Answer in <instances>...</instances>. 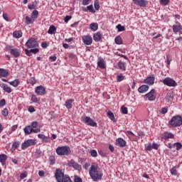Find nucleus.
<instances>
[{"label":"nucleus","instance_id":"0e129e2a","mask_svg":"<svg viewBox=\"0 0 182 182\" xmlns=\"http://www.w3.org/2000/svg\"><path fill=\"white\" fill-rule=\"evenodd\" d=\"M38 136L39 139H42L43 140H45V139H48V137L45 136V135L42 134H39Z\"/></svg>","mask_w":182,"mask_h":182},{"label":"nucleus","instance_id":"09e8293b","mask_svg":"<svg viewBox=\"0 0 182 182\" xmlns=\"http://www.w3.org/2000/svg\"><path fill=\"white\" fill-rule=\"evenodd\" d=\"M1 114L3 116L6 117L9 114L8 109H6V108L4 109V110L1 111Z\"/></svg>","mask_w":182,"mask_h":182},{"label":"nucleus","instance_id":"f704fd0d","mask_svg":"<svg viewBox=\"0 0 182 182\" xmlns=\"http://www.w3.org/2000/svg\"><path fill=\"white\" fill-rule=\"evenodd\" d=\"M118 67L121 70H126V64L124 62L119 61L118 63Z\"/></svg>","mask_w":182,"mask_h":182},{"label":"nucleus","instance_id":"338daca9","mask_svg":"<svg viewBox=\"0 0 182 182\" xmlns=\"http://www.w3.org/2000/svg\"><path fill=\"white\" fill-rule=\"evenodd\" d=\"M63 182H72V180L69 177H64Z\"/></svg>","mask_w":182,"mask_h":182},{"label":"nucleus","instance_id":"dca6fc26","mask_svg":"<svg viewBox=\"0 0 182 182\" xmlns=\"http://www.w3.org/2000/svg\"><path fill=\"white\" fill-rule=\"evenodd\" d=\"M97 66L100 68V69H106V61L100 57L97 60Z\"/></svg>","mask_w":182,"mask_h":182},{"label":"nucleus","instance_id":"423d86ee","mask_svg":"<svg viewBox=\"0 0 182 182\" xmlns=\"http://www.w3.org/2000/svg\"><path fill=\"white\" fill-rule=\"evenodd\" d=\"M6 50H9L11 55H12L15 58H19V56H21V53L19 52V50H18V48H13L11 46H7L6 47Z\"/></svg>","mask_w":182,"mask_h":182},{"label":"nucleus","instance_id":"e433bc0d","mask_svg":"<svg viewBox=\"0 0 182 182\" xmlns=\"http://www.w3.org/2000/svg\"><path fill=\"white\" fill-rule=\"evenodd\" d=\"M38 15H39V11H38L37 10H34L31 14V18H33V19L35 20L38 18Z\"/></svg>","mask_w":182,"mask_h":182},{"label":"nucleus","instance_id":"f03ea898","mask_svg":"<svg viewBox=\"0 0 182 182\" xmlns=\"http://www.w3.org/2000/svg\"><path fill=\"white\" fill-rule=\"evenodd\" d=\"M169 127H180L182 125V118L180 115L174 116L169 122Z\"/></svg>","mask_w":182,"mask_h":182},{"label":"nucleus","instance_id":"aec40b11","mask_svg":"<svg viewBox=\"0 0 182 182\" xmlns=\"http://www.w3.org/2000/svg\"><path fill=\"white\" fill-rule=\"evenodd\" d=\"M174 99V94L173 92H168L165 97V100L167 103H169L170 101Z\"/></svg>","mask_w":182,"mask_h":182},{"label":"nucleus","instance_id":"5701e85b","mask_svg":"<svg viewBox=\"0 0 182 182\" xmlns=\"http://www.w3.org/2000/svg\"><path fill=\"white\" fill-rule=\"evenodd\" d=\"M93 39L95 42H100V41H102V33H100V32H97L94 34Z\"/></svg>","mask_w":182,"mask_h":182},{"label":"nucleus","instance_id":"13d9d810","mask_svg":"<svg viewBox=\"0 0 182 182\" xmlns=\"http://www.w3.org/2000/svg\"><path fill=\"white\" fill-rule=\"evenodd\" d=\"M168 111V109L166 107H164L161 109V114H166V113H167V112Z\"/></svg>","mask_w":182,"mask_h":182},{"label":"nucleus","instance_id":"4468645a","mask_svg":"<svg viewBox=\"0 0 182 182\" xmlns=\"http://www.w3.org/2000/svg\"><path fill=\"white\" fill-rule=\"evenodd\" d=\"M35 92L37 95H39L40 96H42L43 95H45L46 93V90H45V87H43V86L40 85L38 86L36 90H35Z\"/></svg>","mask_w":182,"mask_h":182},{"label":"nucleus","instance_id":"9d476101","mask_svg":"<svg viewBox=\"0 0 182 182\" xmlns=\"http://www.w3.org/2000/svg\"><path fill=\"white\" fill-rule=\"evenodd\" d=\"M55 178L58 182H63L65 174L60 169L55 170Z\"/></svg>","mask_w":182,"mask_h":182},{"label":"nucleus","instance_id":"473e14b6","mask_svg":"<svg viewBox=\"0 0 182 182\" xmlns=\"http://www.w3.org/2000/svg\"><path fill=\"white\" fill-rule=\"evenodd\" d=\"M54 32H56V27H55V26H50L48 31V33H49V35H53Z\"/></svg>","mask_w":182,"mask_h":182},{"label":"nucleus","instance_id":"0eeeda50","mask_svg":"<svg viewBox=\"0 0 182 182\" xmlns=\"http://www.w3.org/2000/svg\"><path fill=\"white\" fill-rule=\"evenodd\" d=\"M26 45L28 49H33V48H38V46H39L38 41H36L35 38L28 39Z\"/></svg>","mask_w":182,"mask_h":182},{"label":"nucleus","instance_id":"864d4df0","mask_svg":"<svg viewBox=\"0 0 182 182\" xmlns=\"http://www.w3.org/2000/svg\"><path fill=\"white\" fill-rule=\"evenodd\" d=\"M18 147H19V142L15 141V142L12 144V149H18Z\"/></svg>","mask_w":182,"mask_h":182},{"label":"nucleus","instance_id":"37998d69","mask_svg":"<svg viewBox=\"0 0 182 182\" xmlns=\"http://www.w3.org/2000/svg\"><path fill=\"white\" fill-rule=\"evenodd\" d=\"M117 82H122V80H124V76L123 75L120 74L117 76Z\"/></svg>","mask_w":182,"mask_h":182},{"label":"nucleus","instance_id":"de8ad7c7","mask_svg":"<svg viewBox=\"0 0 182 182\" xmlns=\"http://www.w3.org/2000/svg\"><path fill=\"white\" fill-rule=\"evenodd\" d=\"M55 156H50V164H51V166H53V164H55Z\"/></svg>","mask_w":182,"mask_h":182},{"label":"nucleus","instance_id":"5fc2aeb1","mask_svg":"<svg viewBox=\"0 0 182 182\" xmlns=\"http://www.w3.org/2000/svg\"><path fill=\"white\" fill-rule=\"evenodd\" d=\"M160 2L161 5H168L170 0H161Z\"/></svg>","mask_w":182,"mask_h":182},{"label":"nucleus","instance_id":"8fccbe9b","mask_svg":"<svg viewBox=\"0 0 182 182\" xmlns=\"http://www.w3.org/2000/svg\"><path fill=\"white\" fill-rule=\"evenodd\" d=\"M74 182H83V181H82L80 177H79L77 176H74Z\"/></svg>","mask_w":182,"mask_h":182},{"label":"nucleus","instance_id":"c9c22d12","mask_svg":"<svg viewBox=\"0 0 182 182\" xmlns=\"http://www.w3.org/2000/svg\"><path fill=\"white\" fill-rule=\"evenodd\" d=\"M114 41H115V43L117 45H122L123 43V41L122 40V37H120L119 36L115 38Z\"/></svg>","mask_w":182,"mask_h":182},{"label":"nucleus","instance_id":"58836bf2","mask_svg":"<svg viewBox=\"0 0 182 182\" xmlns=\"http://www.w3.org/2000/svg\"><path fill=\"white\" fill-rule=\"evenodd\" d=\"M174 146H175V147H176L177 151L181 150V149H182V144L180 142L174 143Z\"/></svg>","mask_w":182,"mask_h":182},{"label":"nucleus","instance_id":"c03bdc74","mask_svg":"<svg viewBox=\"0 0 182 182\" xmlns=\"http://www.w3.org/2000/svg\"><path fill=\"white\" fill-rule=\"evenodd\" d=\"M94 6H95L96 11H99V9H100V5L99 4L98 1H95Z\"/></svg>","mask_w":182,"mask_h":182},{"label":"nucleus","instance_id":"79ce46f5","mask_svg":"<svg viewBox=\"0 0 182 182\" xmlns=\"http://www.w3.org/2000/svg\"><path fill=\"white\" fill-rule=\"evenodd\" d=\"M121 110L123 114H127L129 113V111L127 110V107L122 106L121 107Z\"/></svg>","mask_w":182,"mask_h":182},{"label":"nucleus","instance_id":"ea45409f","mask_svg":"<svg viewBox=\"0 0 182 182\" xmlns=\"http://www.w3.org/2000/svg\"><path fill=\"white\" fill-rule=\"evenodd\" d=\"M31 100L33 103H39V100L36 97V95H32L31 96Z\"/></svg>","mask_w":182,"mask_h":182},{"label":"nucleus","instance_id":"4c0bfd02","mask_svg":"<svg viewBox=\"0 0 182 182\" xmlns=\"http://www.w3.org/2000/svg\"><path fill=\"white\" fill-rule=\"evenodd\" d=\"M3 90L4 92H6V93H11L12 92V88L9 87L8 85H4L3 87Z\"/></svg>","mask_w":182,"mask_h":182},{"label":"nucleus","instance_id":"393cba45","mask_svg":"<svg viewBox=\"0 0 182 182\" xmlns=\"http://www.w3.org/2000/svg\"><path fill=\"white\" fill-rule=\"evenodd\" d=\"M8 75H9L8 70L4 68H0V77H6Z\"/></svg>","mask_w":182,"mask_h":182},{"label":"nucleus","instance_id":"a878e982","mask_svg":"<svg viewBox=\"0 0 182 182\" xmlns=\"http://www.w3.org/2000/svg\"><path fill=\"white\" fill-rule=\"evenodd\" d=\"M90 28L91 31H93V32H96L97 29H99V24L97 23H92L90 24Z\"/></svg>","mask_w":182,"mask_h":182},{"label":"nucleus","instance_id":"a211bd4d","mask_svg":"<svg viewBox=\"0 0 182 182\" xmlns=\"http://www.w3.org/2000/svg\"><path fill=\"white\" fill-rule=\"evenodd\" d=\"M172 28H173V33H177V32H180V33L182 32V26H181V24H180V23L173 25V26H172Z\"/></svg>","mask_w":182,"mask_h":182},{"label":"nucleus","instance_id":"2f4dec72","mask_svg":"<svg viewBox=\"0 0 182 182\" xmlns=\"http://www.w3.org/2000/svg\"><path fill=\"white\" fill-rule=\"evenodd\" d=\"M13 36L16 39H18L19 38H22V31H14L13 33Z\"/></svg>","mask_w":182,"mask_h":182},{"label":"nucleus","instance_id":"2eb2a0df","mask_svg":"<svg viewBox=\"0 0 182 182\" xmlns=\"http://www.w3.org/2000/svg\"><path fill=\"white\" fill-rule=\"evenodd\" d=\"M115 144L119 147H126V141L122 138L117 139Z\"/></svg>","mask_w":182,"mask_h":182},{"label":"nucleus","instance_id":"bb28decb","mask_svg":"<svg viewBox=\"0 0 182 182\" xmlns=\"http://www.w3.org/2000/svg\"><path fill=\"white\" fill-rule=\"evenodd\" d=\"M82 11H85V12H87L89 11L90 12H92V14H95L96 11H95V9H93V5H90L86 8H82Z\"/></svg>","mask_w":182,"mask_h":182},{"label":"nucleus","instance_id":"9b49d317","mask_svg":"<svg viewBox=\"0 0 182 182\" xmlns=\"http://www.w3.org/2000/svg\"><path fill=\"white\" fill-rule=\"evenodd\" d=\"M154 93H156V90L154 89H152L149 92L145 95L146 97L148 98V100H149V102H154V100H156Z\"/></svg>","mask_w":182,"mask_h":182},{"label":"nucleus","instance_id":"49530a36","mask_svg":"<svg viewBox=\"0 0 182 182\" xmlns=\"http://www.w3.org/2000/svg\"><path fill=\"white\" fill-rule=\"evenodd\" d=\"M90 154L92 157H97V151H96V150H91Z\"/></svg>","mask_w":182,"mask_h":182},{"label":"nucleus","instance_id":"7ed1b4c3","mask_svg":"<svg viewBox=\"0 0 182 182\" xmlns=\"http://www.w3.org/2000/svg\"><path fill=\"white\" fill-rule=\"evenodd\" d=\"M55 151L58 156H69L70 148L68 146H60L56 149Z\"/></svg>","mask_w":182,"mask_h":182},{"label":"nucleus","instance_id":"39448f33","mask_svg":"<svg viewBox=\"0 0 182 182\" xmlns=\"http://www.w3.org/2000/svg\"><path fill=\"white\" fill-rule=\"evenodd\" d=\"M161 82L165 86H168L169 87H176L177 86V82L171 77H166Z\"/></svg>","mask_w":182,"mask_h":182},{"label":"nucleus","instance_id":"412c9836","mask_svg":"<svg viewBox=\"0 0 182 182\" xmlns=\"http://www.w3.org/2000/svg\"><path fill=\"white\" fill-rule=\"evenodd\" d=\"M147 90H149V85H143L138 89V92H139V93H144L147 92Z\"/></svg>","mask_w":182,"mask_h":182},{"label":"nucleus","instance_id":"4be33fe9","mask_svg":"<svg viewBox=\"0 0 182 182\" xmlns=\"http://www.w3.org/2000/svg\"><path fill=\"white\" fill-rule=\"evenodd\" d=\"M163 139H164V140H167V139H174V134L171 132H164L163 134Z\"/></svg>","mask_w":182,"mask_h":182},{"label":"nucleus","instance_id":"6e6d98bb","mask_svg":"<svg viewBox=\"0 0 182 182\" xmlns=\"http://www.w3.org/2000/svg\"><path fill=\"white\" fill-rule=\"evenodd\" d=\"M70 19H72V16H66L64 21H65V23H68V22H69V21H70Z\"/></svg>","mask_w":182,"mask_h":182},{"label":"nucleus","instance_id":"e2e57ef3","mask_svg":"<svg viewBox=\"0 0 182 182\" xmlns=\"http://www.w3.org/2000/svg\"><path fill=\"white\" fill-rule=\"evenodd\" d=\"M26 176H27L26 172H25L20 175V178L21 180H23V178H26Z\"/></svg>","mask_w":182,"mask_h":182},{"label":"nucleus","instance_id":"cd10ccee","mask_svg":"<svg viewBox=\"0 0 182 182\" xmlns=\"http://www.w3.org/2000/svg\"><path fill=\"white\" fill-rule=\"evenodd\" d=\"M25 19H26V25H31V24L33 23V22H35V20L33 19V17H29L27 16H26Z\"/></svg>","mask_w":182,"mask_h":182},{"label":"nucleus","instance_id":"774afa93","mask_svg":"<svg viewBox=\"0 0 182 182\" xmlns=\"http://www.w3.org/2000/svg\"><path fill=\"white\" fill-rule=\"evenodd\" d=\"M151 146L152 149H154L155 150H157V149H159V145H157V144L156 143L152 144Z\"/></svg>","mask_w":182,"mask_h":182},{"label":"nucleus","instance_id":"052dcab7","mask_svg":"<svg viewBox=\"0 0 182 182\" xmlns=\"http://www.w3.org/2000/svg\"><path fill=\"white\" fill-rule=\"evenodd\" d=\"M166 60H167V65H170V62H171V56L167 55Z\"/></svg>","mask_w":182,"mask_h":182},{"label":"nucleus","instance_id":"6ab92c4d","mask_svg":"<svg viewBox=\"0 0 182 182\" xmlns=\"http://www.w3.org/2000/svg\"><path fill=\"white\" fill-rule=\"evenodd\" d=\"M135 5H139V6H146L147 5V1L146 0H133Z\"/></svg>","mask_w":182,"mask_h":182},{"label":"nucleus","instance_id":"f8f14e48","mask_svg":"<svg viewBox=\"0 0 182 182\" xmlns=\"http://www.w3.org/2000/svg\"><path fill=\"white\" fill-rule=\"evenodd\" d=\"M154 80H155L154 75H152L149 77H147V78L144 80V83H146V85H154Z\"/></svg>","mask_w":182,"mask_h":182},{"label":"nucleus","instance_id":"a18cd8bd","mask_svg":"<svg viewBox=\"0 0 182 182\" xmlns=\"http://www.w3.org/2000/svg\"><path fill=\"white\" fill-rule=\"evenodd\" d=\"M31 85H35V83H36V80L35 79V77H31L28 81Z\"/></svg>","mask_w":182,"mask_h":182},{"label":"nucleus","instance_id":"f257e3e1","mask_svg":"<svg viewBox=\"0 0 182 182\" xmlns=\"http://www.w3.org/2000/svg\"><path fill=\"white\" fill-rule=\"evenodd\" d=\"M90 176L93 181H97V180H102L103 173H99L97 166L92 165L90 168Z\"/></svg>","mask_w":182,"mask_h":182},{"label":"nucleus","instance_id":"a19ab883","mask_svg":"<svg viewBox=\"0 0 182 182\" xmlns=\"http://www.w3.org/2000/svg\"><path fill=\"white\" fill-rule=\"evenodd\" d=\"M117 29L118 32H123L125 30L124 26H122L121 24L117 26Z\"/></svg>","mask_w":182,"mask_h":182},{"label":"nucleus","instance_id":"1a4fd4ad","mask_svg":"<svg viewBox=\"0 0 182 182\" xmlns=\"http://www.w3.org/2000/svg\"><path fill=\"white\" fill-rule=\"evenodd\" d=\"M68 166L73 167V168H75V170H78V171L82 170V166L76 163L73 159H71L70 161H68Z\"/></svg>","mask_w":182,"mask_h":182},{"label":"nucleus","instance_id":"c756f323","mask_svg":"<svg viewBox=\"0 0 182 182\" xmlns=\"http://www.w3.org/2000/svg\"><path fill=\"white\" fill-rule=\"evenodd\" d=\"M33 130V129L31 127V125H29L24 128V133L25 134H31Z\"/></svg>","mask_w":182,"mask_h":182},{"label":"nucleus","instance_id":"bf43d9fd","mask_svg":"<svg viewBox=\"0 0 182 182\" xmlns=\"http://www.w3.org/2000/svg\"><path fill=\"white\" fill-rule=\"evenodd\" d=\"M5 105H6V102L4 99L0 100V107H3Z\"/></svg>","mask_w":182,"mask_h":182},{"label":"nucleus","instance_id":"f3484780","mask_svg":"<svg viewBox=\"0 0 182 182\" xmlns=\"http://www.w3.org/2000/svg\"><path fill=\"white\" fill-rule=\"evenodd\" d=\"M24 50L26 55H28V56H32V53H33V55H36V53L39 52V48H33L31 49L30 50L28 49H25Z\"/></svg>","mask_w":182,"mask_h":182},{"label":"nucleus","instance_id":"3c124183","mask_svg":"<svg viewBox=\"0 0 182 182\" xmlns=\"http://www.w3.org/2000/svg\"><path fill=\"white\" fill-rule=\"evenodd\" d=\"M171 174H172V176H177V169L174 168H171Z\"/></svg>","mask_w":182,"mask_h":182},{"label":"nucleus","instance_id":"20e7f679","mask_svg":"<svg viewBox=\"0 0 182 182\" xmlns=\"http://www.w3.org/2000/svg\"><path fill=\"white\" fill-rule=\"evenodd\" d=\"M81 120L87 126H91V127H97V123L93 121L90 117L82 116Z\"/></svg>","mask_w":182,"mask_h":182},{"label":"nucleus","instance_id":"69168bd1","mask_svg":"<svg viewBox=\"0 0 182 182\" xmlns=\"http://www.w3.org/2000/svg\"><path fill=\"white\" fill-rule=\"evenodd\" d=\"M3 18L6 21H9V17H8V15L6 14H3Z\"/></svg>","mask_w":182,"mask_h":182},{"label":"nucleus","instance_id":"603ef678","mask_svg":"<svg viewBox=\"0 0 182 182\" xmlns=\"http://www.w3.org/2000/svg\"><path fill=\"white\" fill-rule=\"evenodd\" d=\"M30 126L33 129H36V127H38V122H33Z\"/></svg>","mask_w":182,"mask_h":182},{"label":"nucleus","instance_id":"680f3d73","mask_svg":"<svg viewBox=\"0 0 182 182\" xmlns=\"http://www.w3.org/2000/svg\"><path fill=\"white\" fill-rule=\"evenodd\" d=\"M28 112H30V113H33V112H35V108L33 106H30L28 107Z\"/></svg>","mask_w":182,"mask_h":182},{"label":"nucleus","instance_id":"b1692460","mask_svg":"<svg viewBox=\"0 0 182 182\" xmlns=\"http://www.w3.org/2000/svg\"><path fill=\"white\" fill-rule=\"evenodd\" d=\"M73 102H74V100L72 99L67 100L65 101V107H67V109H72V107H73V105H72V103H73Z\"/></svg>","mask_w":182,"mask_h":182},{"label":"nucleus","instance_id":"ddd939ff","mask_svg":"<svg viewBox=\"0 0 182 182\" xmlns=\"http://www.w3.org/2000/svg\"><path fill=\"white\" fill-rule=\"evenodd\" d=\"M82 42H84L85 45H92V43L93 42V38L89 36H84L82 37Z\"/></svg>","mask_w":182,"mask_h":182},{"label":"nucleus","instance_id":"4d7b16f0","mask_svg":"<svg viewBox=\"0 0 182 182\" xmlns=\"http://www.w3.org/2000/svg\"><path fill=\"white\" fill-rule=\"evenodd\" d=\"M92 2V0H82V5H89Z\"/></svg>","mask_w":182,"mask_h":182},{"label":"nucleus","instance_id":"7c9ffc66","mask_svg":"<svg viewBox=\"0 0 182 182\" xmlns=\"http://www.w3.org/2000/svg\"><path fill=\"white\" fill-rule=\"evenodd\" d=\"M107 117H109V119H110V120H112V122H116V119L114 118V114H113V112H112V111L109 110L107 112Z\"/></svg>","mask_w":182,"mask_h":182},{"label":"nucleus","instance_id":"6e6552de","mask_svg":"<svg viewBox=\"0 0 182 182\" xmlns=\"http://www.w3.org/2000/svg\"><path fill=\"white\" fill-rule=\"evenodd\" d=\"M36 144V142L35 141V139H28L21 144V149L22 150H25V149H28V147L35 146Z\"/></svg>","mask_w":182,"mask_h":182},{"label":"nucleus","instance_id":"72a5a7b5","mask_svg":"<svg viewBox=\"0 0 182 182\" xmlns=\"http://www.w3.org/2000/svg\"><path fill=\"white\" fill-rule=\"evenodd\" d=\"M9 85L14 86V87H17L19 85V80H14V81L9 82Z\"/></svg>","mask_w":182,"mask_h":182},{"label":"nucleus","instance_id":"c85d7f7f","mask_svg":"<svg viewBox=\"0 0 182 182\" xmlns=\"http://www.w3.org/2000/svg\"><path fill=\"white\" fill-rule=\"evenodd\" d=\"M8 159V156L6 154H1L0 155V163H1L2 166L5 164V161H6V159Z\"/></svg>","mask_w":182,"mask_h":182}]
</instances>
